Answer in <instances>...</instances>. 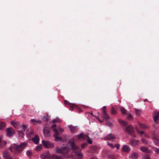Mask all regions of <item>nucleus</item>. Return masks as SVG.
Segmentation results:
<instances>
[{
  "label": "nucleus",
  "instance_id": "obj_36",
  "mask_svg": "<svg viewBox=\"0 0 159 159\" xmlns=\"http://www.w3.org/2000/svg\"><path fill=\"white\" fill-rule=\"evenodd\" d=\"M42 119L45 121H48V118L45 116H44L42 117Z\"/></svg>",
  "mask_w": 159,
  "mask_h": 159
},
{
  "label": "nucleus",
  "instance_id": "obj_29",
  "mask_svg": "<svg viewBox=\"0 0 159 159\" xmlns=\"http://www.w3.org/2000/svg\"><path fill=\"white\" fill-rule=\"evenodd\" d=\"M141 140L142 142L145 144H148V143L147 141L144 138H142Z\"/></svg>",
  "mask_w": 159,
  "mask_h": 159
},
{
  "label": "nucleus",
  "instance_id": "obj_24",
  "mask_svg": "<svg viewBox=\"0 0 159 159\" xmlns=\"http://www.w3.org/2000/svg\"><path fill=\"white\" fill-rule=\"evenodd\" d=\"M118 120L120 124H121L122 125H123L125 126L126 125L128 124L127 122L125 121H122L120 119H118Z\"/></svg>",
  "mask_w": 159,
  "mask_h": 159
},
{
  "label": "nucleus",
  "instance_id": "obj_3",
  "mask_svg": "<svg viewBox=\"0 0 159 159\" xmlns=\"http://www.w3.org/2000/svg\"><path fill=\"white\" fill-rule=\"evenodd\" d=\"M102 116L106 120V122L109 125H111L110 123H108L107 120L109 118V116L107 114L106 111V107L105 106L103 107L102 109Z\"/></svg>",
  "mask_w": 159,
  "mask_h": 159
},
{
  "label": "nucleus",
  "instance_id": "obj_39",
  "mask_svg": "<svg viewBox=\"0 0 159 159\" xmlns=\"http://www.w3.org/2000/svg\"><path fill=\"white\" fill-rule=\"evenodd\" d=\"M108 145L111 148H114L115 146L113 145L111 143L108 142Z\"/></svg>",
  "mask_w": 159,
  "mask_h": 159
},
{
  "label": "nucleus",
  "instance_id": "obj_52",
  "mask_svg": "<svg viewBox=\"0 0 159 159\" xmlns=\"http://www.w3.org/2000/svg\"><path fill=\"white\" fill-rule=\"evenodd\" d=\"M91 115H93V113H91Z\"/></svg>",
  "mask_w": 159,
  "mask_h": 159
},
{
  "label": "nucleus",
  "instance_id": "obj_46",
  "mask_svg": "<svg viewBox=\"0 0 159 159\" xmlns=\"http://www.w3.org/2000/svg\"><path fill=\"white\" fill-rule=\"evenodd\" d=\"M41 149V147L40 146H37L36 148V149L37 150H40Z\"/></svg>",
  "mask_w": 159,
  "mask_h": 159
},
{
  "label": "nucleus",
  "instance_id": "obj_23",
  "mask_svg": "<svg viewBox=\"0 0 159 159\" xmlns=\"http://www.w3.org/2000/svg\"><path fill=\"white\" fill-rule=\"evenodd\" d=\"M52 158L53 159H61L62 157L61 156H58L55 155H52V156H51V158Z\"/></svg>",
  "mask_w": 159,
  "mask_h": 159
},
{
  "label": "nucleus",
  "instance_id": "obj_22",
  "mask_svg": "<svg viewBox=\"0 0 159 159\" xmlns=\"http://www.w3.org/2000/svg\"><path fill=\"white\" fill-rule=\"evenodd\" d=\"M138 157V154L137 153L134 152L130 156V157L133 159H136Z\"/></svg>",
  "mask_w": 159,
  "mask_h": 159
},
{
  "label": "nucleus",
  "instance_id": "obj_2",
  "mask_svg": "<svg viewBox=\"0 0 159 159\" xmlns=\"http://www.w3.org/2000/svg\"><path fill=\"white\" fill-rule=\"evenodd\" d=\"M26 145L27 143H22L20 145L13 144L11 145L9 149L14 154L19 153L23 150Z\"/></svg>",
  "mask_w": 159,
  "mask_h": 159
},
{
  "label": "nucleus",
  "instance_id": "obj_48",
  "mask_svg": "<svg viewBox=\"0 0 159 159\" xmlns=\"http://www.w3.org/2000/svg\"><path fill=\"white\" fill-rule=\"evenodd\" d=\"M26 127V126H25V125H24L23 126V128L24 129V130H23V131H25V128Z\"/></svg>",
  "mask_w": 159,
  "mask_h": 159
},
{
  "label": "nucleus",
  "instance_id": "obj_19",
  "mask_svg": "<svg viewBox=\"0 0 159 159\" xmlns=\"http://www.w3.org/2000/svg\"><path fill=\"white\" fill-rule=\"evenodd\" d=\"M68 128H69L71 133H74L76 130V126L75 127L71 125H69Z\"/></svg>",
  "mask_w": 159,
  "mask_h": 159
},
{
  "label": "nucleus",
  "instance_id": "obj_50",
  "mask_svg": "<svg viewBox=\"0 0 159 159\" xmlns=\"http://www.w3.org/2000/svg\"><path fill=\"white\" fill-rule=\"evenodd\" d=\"M90 159H97V158L96 157H93L91 158Z\"/></svg>",
  "mask_w": 159,
  "mask_h": 159
},
{
  "label": "nucleus",
  "instance_id": "obj_35",
  "mask_svg": "<svg viewBox=\"0 0 159 159\" xmlns=\"http://www.w3.org/2000/svg\"><path fill=\"white\" fill-rule=\"evenodd\" d=\"M135 111L137 115H140V113H141V111L139 110L135 109Z\"/></svg>",
  "mask_w": 159,
  "mask_h": 159
},
{
  "label": "nucleus",
  "instance_id": "obj_31",
  "mask_svg": "<svg viewBox=\"0 0 159 159\" xmlns=\"http://www.w3.org/2000/svg\"><path fill=\"white\" fill-rule=\"evenodd\" d=\"M143 159H150L149 156L148 154H145L144 155Z\"/></svg>",
  "mask_w": 159,
  "mask_h": 159
},
{
  "label": "nucleus",
  "instance_id": "obj_9",
  "mask_svg": "<svg viewBox=\"0 0 159 159\" xmlns=\"http://www.w3.org/2000/svg\"><path fill=\"white\" fill-rule=\"evenodd\" d=\"M15 132L14 130L10 127L8 128L7 129V134L9 137L12 136L14 134Z\"/></svg>",
  "mask_w": 159,
  "mask_h": 159
},
{
  "label": "nucleus",
  "instance_id": "obj_4",
  "mask_svg": "<svg viewBox=\"0 0 159 159\" xmlns=\"http://www.w3.org/2000/svg\"><path fill=\"white\" fill-rule=\"evenodd\" d=\"M125 130L129 135L132 136L134 137H136V136L134 134V130L133 127L131 125H129L125 128Z\"/></svg>",
  "mask_w": 159,
  "mask_h": 159
},
{
  "label": "nucleus",
  "instance_id": "obj_17",
  "mask_svg": "<svg viewBox=\"0 0 159 159\" xmlns=\"http://www.w3.org/2000/svg\"><path fill=\"white\" fill-rule=\"evenodd\" d=\"M153 139L154 140V142L155 144L157 146H159V140L157 139V137L155 135H153Z\"/></svg>",
  "mask_w": 159,
  "mask_h": 159
},
{
  "label": "nucleus",
  "instance_id": "obj_32",
  "mask_svg": "<svg viewBox=\"0 0 159 159\" xmlns=\"http://www.w3.org/2000/svg\"><path fill=\"white\" fill-rule=\"evenodd\" d=\"M26 154L28 156H31L32 154V152L30 150H27L26 152Z\"/></svg>",
  "mask_w": 159,
  "mask_h": 159
},
{
  "label": "nucleus",
  "instance_id": "obj_18",
  "mask_svg": "<svg viewBox=\"0 0 159 159\" xmlns=\"http://www.w3.org/2000/svg\"><path fill=\"white\" fill-rule=\"evenodd\" d=\"M32 140L36 144H38L39 141V138L38 135H35L34 137L32 139Z\"/></svg>",
  "mask_w": 159,
  "mask_h": 159
},
{
  "label": "nucleus",
  "instance_id": "obj_16",
  "mask_svg": "<svg viewBox=\"0 0 159 159\" xmlns=\"http://www.w3.org/2000/svg\"><path fill=\"white\" fill-rule=\"evenodd\" d=\"M77 137L78 139L82 138L83 139H84L85 138H88V135H84L83 134H78L77 135Z\"/></svg>",
  "mask_w": 159,
  "mask_h": 159
},
{
  "label": "nucleus",
  "instance_id": "obj_37",
  "mask_svg": "<svg viewBox=\"0 0 159 159\" xmlns=\"http://www.w3.org/2000/svg\"><path fill=\"white\" fill-rule=\"evenodd\" d=\"M56 124H54L51 127V128L52 129L53 131L54 132V129H55L56 130H57L55 128L56 127Z\"/></svg>",
  "mask_w": 159,
  "mask_h": 159
},
{
  "label": "nucleus",
  "instance_id": "obj_7",
  "mask_svg": "<svg viewBox=\"0 0 159 159\" xmlns=\"http://www.w3.org/2000/svg\"><path fill=\"white\" fill-rule=\"evenodd\" d=\"M54 137L55 138V141L56 142H58L62 140V138L61 137H58L59 133L57 130L54 129Z\"/></svg>",
  "mask_w": 159,
  "mask_h": 159
},
{
  "label": "nucleus",
  "instance_id": "obj_45",
  "mask_svg": "<svg viewBox=\"0 0 159 159\" xmlns=\"http://www.w3.org/2000/svg\"><path fill=\"white\" fill-rule=\"evenodd\" d=\"M120 146V145L119 144H117L115 145V146L117 149H119V148Z\"/></svg>",
  "mask_w": 159,
  "mask_h": 159
},
{
  "label": "nucleus",
  "instance_id": "obj_44",
  "mask_svg": "<svg viewBox=\"0 0 159 159\" xmlns=\"http://www.w3.org/2000/svg\"><path fill=\"white\" fill-rule=\"evenodd\" d=\"M58 122V119H55L54 120H52V123H56Z\"/></svg>",
  "mask_w": 159,
  "mask_h": 159
},
{
  "label": "nucleus",
  "instance_id": "obj_33",
  "mask_svg": "<svg viewBox=\"0 0 159 159\" xmlns=\"http://www.w3.org/2000/svg\"><path fill=\"white\" fill-rule=\"evenodd\" d=\"M84 139H87L88 141V143L90 144H91L92 143V141H91V139H89V136H88V138H85Z\"/></svg>",
  "mask_w": 159,
  "mask_h": 159
},
{
  "label": "nucleus",
  "instance_id": "obj_53",
  "mask_svg": "<svg viewBox=\"0 0 159 159\" xmlns=\"http://www.w3.org/2000/svg\"><path fill=\"white\" fill-rule=\"evenodd\" d=\"M146 100H145L144 101V102H145V101H146Z\"/></svg>",
  "mask_w": 159,
  "mask_h": 159
},
{
  "label": "nucleus",
  "instance_id": "obj_11",
  "mask_svg": "<svg viewBox=\"0 0 159 159\" xmlns=\"http://www.w3.org/2000/svg\"><path fill=\"white\" fill-rule=\"evenodd\" d=\"M139 141L134 139H131L130 140V144L131 145L133 146H135L139 144Z\"/></svg>",
  "mask_w": 159,
  "mask_h": 159
},
{
  "label": "nucleus",
  "instance_id": "obj_8",
  "mask_svg": "<svg viewBox=\"0 0 159 159\" xmlns=\"http://www.w3.org/2000/svg\"><path fill=\"white\" fill-rule=\"evenodd\" d=\"M40 157L42 159H44L46 158L51 159V156L49 152H46L42 154L40 156Z\"/></svg>",
  "mask_w": 159,
  "mask_h": 159
},
{
  "label": "nucleus",
  "instance_id": "obj_28",
  "mask_svg": "<svg viewBox=\"0 0 159 159\" xmlns=\"http://www.w3.org/2000/svg\"><path fill=\"white\" fill-rule=\"evenodd\" d=\"M11 124L13 126H14L15 127H16L17 125V122H15L13 121H11Z\"/></svg>",
  "mask_w": 159,
  "mask_h": 159
},
{
  "label": "nucleus",
  "instance_id": "obj_27",
  "mask_svg": "<svg viewBox=\"0 0 159 159\" xmlns=\"http://www.w3.org/2000/svg\"><path fill=\"white\" fill-rule=\"evenodd\" d=\"M121 112L123 114H125L126 112V110L123 107H120V108Z\"/></svg>",
  "mask_w": 159,
  "mask_h": 159
},
{
  "label": "nucleus",
  "instance_id": "obj_25",
  "mask_svg": "<svg viewBox=\"0 0 159 159\" xmlns=\"http://www.w3.org/2000/svg\"><path fill=\"white\" fill-rule=\"evenodd\" d=\"M6 126V124L3 122L0 123V130H2Z\"/></svg>",
  "mask_w": 159,
  "mask_h": 159
},
{
  "label": "nucleus",
  "instance_id": "obj_12",
  "mask_svg": "<svg viewBox=\"0 0 159 159\" xmlns=\"http://www.w3.org/2000/svg\"><path fill=\"white\" fill-rule=\"evenodd\" d=\"M115 139V136L113 134H108L104 138L105 140H111Z\"/></svg>",
  "mask_w": 159,
  "mask_h": 159
},
{
  "label": "nucleus",
  "instance_id": "obj_14",
  "mask_svg": "<svg viewBox=\"0 0 159 159\" xmlns=\"http://www.w3.org/2000/svg\"><path fill=\"white\" fill-rule=\"evenodd\" d=\"M122 150L124 152H128L130 151V148L127 145H124L122 147Z\"/></svg>",
  "mask_w": 159,
  "mask_h": 159
},
{
  "label": "nucleus",
  "instance_id": "obj_49",
  "mask_svg": "<svg viewBox=\"0 0 159 159\" xmlns=\"http://www.w3.org/2000/svg\"><path fill=\"white\" fill-rule=\"evenodd\" d=\"M59 130L60 131H63V129L62 128H60L59 129Z\"/></svg>",
  "mask_w": 159,
  "mask_h": 159
},
{
  "label": "nucleus",
  "instance_id": "obj_30",
  "mask_svg": "<svg viewBox=\"0 0 159 159\" xmlns=\"http://www.w3.org/2000/svg\"><path fill=\"white\" fill-rule=\"evenodd\" d=\"M136 129L137 132L139 134H144V132L141 130H139L137 128H136Z\"/></svg>",
  "mask_w": 159,
  "mask_h": 159
},
{
  "label": "nucleus",
  "instance_id": "obj_13",
  "mask_svg": "<svg viewBox=\"0 0 159 159\" xmlns=\"http://www.w3.org/2000/svg\"><path fill=\"white\" fill-rule=\"evenodd\" d=\"M159 116V112L155 111L153 114V119L155 121H156L158 120Z\"/></svg>",
  "mask_w": 159,
  "mask_h": 159
},
{
  "label": "nucleus",
  "instance_id": "obj_26",
  "mask_svg": "<svg viewBox=\"0 0 159 159\" xmlns=\"http://www.w3.org/2000/svg\"><path fill=\"white\" fill-rule=\"evenodd\" d=\"M139 125L140 127L142 129H144L147 128V127L146 126V125L143 124L139 123Z\"/></svg>",
  "mask_w": 159,
  "mask_h": 159
},
{
  "label": "nucleus",
  "instance_id": "obj_10",
  "mask_svg": "<svg viewBox=\"0 0 159 159\" xmlns=\"http://www.w3.org/2000/svg\"><path fill=\"white\" fill-rule=\"evenodd\" d=\"M50 131L48 128L45 127L43 130V133L45 136L49 137L50 136Z\"/></svg>",
  "mask_w": 159,
  "mask_h": 159
},
{
  "label": "nucleus",
  "instance_id": "obj_21",
  "mask_svg": "<svg viewBox=\"0 0 159 159\" xmlns=\"http://www.w3.org/2000/svg\"><path fill=\"white\" fill-rule=\"evenodd\" d=\"M6 143L5 141L3 140L0 139V147H3L4 146Z\"/></svg>",
  "mask_w": 159,
  "mask_h": 159
},
{
  "label": "nucleus",
  "instance_id": "obj_42",
  "mask_svg": "<svg viewBox=\"0 0 159 159\" xmlns=\"http://www.w3.org/2000/svg\"><path fill=\"white\" fill-rule=\"evenodd\" d=\"M96 118L98 120H99V121L100 122H102L103 121V120H100L99 117V116H96Z\"/></svg>",
  "mask_w": 159,
  "mask_h": 159
},
{
  "label": "nucleus",
  "instance_id": "obj_1",
  "mask_svg": "<svg viewBox=\"0 0 159 159\" xmlns=\"http://www.w3.org/2000/svg\"><path fill=\"white\" fill-rule=\"evenodd\" d=\"M69 144L70 145L69 148L64 147L61 148L57 147L56 148V152L62 154L64 157H66V155L67 154L70 149H72L73 152L74 153L75 156L73 158V159H81L83 154L80 152V148L76 146L73 141L70 142Z\"/></svg>",
  "mask_w": 159,
  "mask_h": 159
},
{
  "label": "nucleus",
  "instance_id": "obj_5",
  "mask_svg": "<svg viewBox=\"0 0 159 159\" xmlns=\"http://www.w3.org/2000/svg\"><path fill=\"white\" fill-rule=\"evenodd\" d=\"M42 143L43 146L46 148H52L54 146L53 143L49 141H46L43 140Z\"/></svg>",
  "mask_w": 159,
  "mask_h": 159
},
{
  "label": "nucleus",
  "instance_id": "obj_20",
  "mask_svg": "<svg viewBox=\"0 0 159 159\" xmlns=\"http://www.w3.org/2000/svg\"><path fill=\"white\" fill-rule=\"evenodd\" d=\"M140 149L141 151H142L145 152H149V151L147 148L145 147L142 146L140 148Z\"/></svg>",
  "mask_w": 159,
  "mask_h": 159
},
{
  "label": "nucleus",
  "instance_id": "obj_38",
  "mask_svg": "<svg viewBox=\"0 0 159 159\" xmlns=\"http://www.w3.org/2000/svg\"><path fill=\"white\" fill-rule=\"evenodd\" d=\"M96 148L95 147H92L91 148V150L93 152H94L96 151Z\"/></svg>",
  "mask_w": 159,
  "mask_h": 159
},
{
  "label": "nucleus",
  "instance_id": "obj_41",
  "mask_svg": "<svg viewBox=\"0 0 159 159\" xmlns=\"http://www.w3.org/2000/svg\"><path fill=\"white\" fill-rule=\"evenodd\" d=\"M111 113L112 114H114L116 113V110L112 108V110L111 111Z\"/></svg>",
  "mask_w": 159,
  "mask_h": 159
},
{
  "label": "nucleus",
  "instance_id": "obj_51",
  "mask_svg": "<svg viewBox=\"0 0 159 159\" xmlns=\"http://www.w3.org/2000/svg\"><path fill=\"white\" fill-rule=\"evenodd\" d=\"M30 134H33V132H32V131H31V132H30Z\"/></svg>",
  "mask_w": 159,
  "mask_h": 159
},
{
  "label": "nucleus",
  "instance_id": "obj_34",
  "mask_svg": "<svg viewBox=\"0 0 159 159\" xmlns=\"http://www.w3.org/2000/svg\"><path fill=\"white\" fill-rule=\"evenodd\" d=\"M87 143H85L82 144L81 145V147L82 149L84 148L85 147H86L87 145Z\"/></svg>",
  "mask_w": 159,
  "mask_h": 159
},
{
  "label": "nucleus",
  "instance_id": "obj_47",
  "mask_svg": "<svg viewBox=\"0 0 159 159\" xmlns=\"http://www.w3.org/2000/svg\"><path fill=\"white\" fill-rule=\"evenodd\" d=\"M77 107L76 108H77L78 109V111L79 112L81 111H82L81 109H80V108H78V107L77 106ZM75 109H76V108H75ZM74 109H75V108Z\"/></svg>",
  "mask_w": 159,
  "mask_h": 159
},
{
  "label": "nucleus",
  "instance_id": "obj_6",
  "mask_svg": "<svg viewBox=\"0 0 159 159\" xmlns=\"http://www.w3.org/2000/svg\"><path fill=\"white\" fill-rule=\"evenodd\" d=\"M64 103L66 105H68L69 106V109L70 110H72L75 108L77 107V105L74 104L70 103L67 101L65 100Z\"/></svg>",
  "mask_w": 159,
  "mask_h": 159
},
{
  "label": "nucleus",
  "instance_id": "obj_43",
  "mask_svg": "<svg viewBox=\"0 0 159 159\" xmlns=\"http://www.w3.org/2000/svg\"><path fill=\"white\" fill-rule=\"evenodd\" d=\"M128 118L129 120H131L132 118V116L131 115L129 114L128 116Z\"/></svg>",
  "mask_w": 159,
  "mask_h": 159
},
{
  "label": "nucleus",
  "instance_id": "obj_15",
  "mask_svg": "<svg viewBox=\"0 0 159 159\" xmlns=\"http://www.w3.org/2000/svg\"><path fill=\"white\" fill-rule=\"evenodd\" d=\"M31 123H34V125H37L38 123L41 124L42 121L39 120H36L35 119H32L30 120Z\"/></svg>",
  "mask_w": 159,
  "mask_h": 159
},
{
  "label": "nucleus",
  "instance_id": "obj_40",
  "mask_svg": "<svg viewBox=\"0 0 159 159\" xmlns=\"http://www.w3.org/2000/svg\"><path fill=\"white\" fill-rule=\"evenodd\" d=\"M154 151L156 153H159V148H156L154 150Z\"/></svg>",
  "mask_w": 159,
  "mask_h": 159
}]
</instances>
